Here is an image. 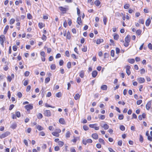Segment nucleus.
Masks as SVG:
<instances>
[{
	"mask_svg": "<svg viewBox=\"0 0 152 152\" xmlns=\"http://www.w3.org/2000/svg\"><path fill=\"white\" fill-rule=\"evenodd\" d=\"M5 40V37L4 35H1L0 36V41L1 44L2 45H4V42Z\"/></svg>",
	"mask_w": 152,
	"mask_h": 152,
	"instance_id": "obj_1",
	"label": "nucleus"
},
{
	"mask_svg": "<svg viewBox=\"0 0 152 152\" xmlns=\"http://www.w3.org/2000/svg\"><path fill=\"white\" fill-rule=\"evenodd\" d=\"M44 114L45 116L47 117H50L51 115V112L49 110H45L44 111Z\"/></svg>",
	"mask_w": 152,
	"mask_h": 152,
	"instance_id": "obj_2",
	"label": "nucleus"
},
{
	"mask_svg": "<svg viewBox=\"0 0 152 152\" xmlns=\"http://www.w3.org/2000/svg\"><path fill=\"white\" fill-rule=\"evenodd\" d=\"M10 134V133L8 132H5L3 133L0 136V137L2 139L6 137L8 135H9Z\"/></svg>",
	"mask_w": 152,
	"mask_h": 152,
	"instance_id": "obj_3",
	"label": "nucleus"
},
{
	"mask_svg": "<svg viewBox=\"0 0 152 152\" xmlns=\"http://www.w3.org/2000/svg\"><path fill=\"white\" fill-rule=\"evenodd\" d=\"M130 68V66L129 65H127L126 67V72L128 75H130L131 74V72L129 70Z\"/></svg>",
	"mask_w": 152,
	"mask_h": 152,
	"instance_id": "obj_4",
	"label": "nucleus"
},
{
	"mask_svg": "<svg viewBox=\"0 0 152 152\" xmlns=\"http://www.w3.org/2000/svg\"><path fill=\"white\" fill-rule=\"evenodd\" d=\"M25 108L27 110H29L33 108V106L31 104H28L25 106Z\"/></svg>",
	"mask_w": 152,
	"mask_h": 152,
	"instance_id": "obj_5",
	"label": "nucleus"
},
{
	"mask_svg": "<svg viewBox=\"0 0 152 152\" xmlns=\"http://www.w3.org/2000/svg\"><path fill=\"white\" fill-rule=\"evenodd\" d=\"M137 80L138 82L139 83H143L145 81V79H144V78L142 77H140L139 78H138L137 79Z\"/></svg>",
	"mask_w": 152,
	"mask_h": 152,
	"instance_id": "obj_6",
	"label": "nucleus"
},
{
	"mask_svg": "<svg viewBox=\"0 0 152 152\" xmlns=\"http://www.w3.org/2000/svg\"><path fill=\"white\" fill-rule=\"evenodd\" d=\"M151 102L150 101H149L148 102V103L146 105V109L148 110L150 108L151 105Z\"/></svg>",
	"mask_w": 152,
	"mask_h": 152,
	"instance_id": "obj_7",
	"label": "nucleus"
},
{
	"mask_svg": "<svg viewBox=\"0 0 152 152\" xmlns=\"http://www.w3.org/2000/svg\"><path fill=\"white\" fill-rule=\"evenodd\" d=\"M130 41V36L129 35H127L125 38V42H129Z\"/></svg>",
	"mask_w": 152,
	"mask_h": 152,
	"instance_id": "obj_8",
	"label": "nucleus"
},
{
	"mask_svg": "<svg viewBox=\"0 0 152 152\" xmlns=\"http://www.w3.org/2000/svg\"><path fill=\"white\" fill-rule=\"evenodd\" d=\"M97 75V72L96 70H94L92 72V75L93 77H96Z\"/></svg>",
	"mask_w": 152,
	"mask_h": 152,
	"instance_id": "obj_9",
	"label": "nucleus"
},
{
	"mask_svg": "<svg viewBox=\"0 0 152 152\" xmlns=\"http://www.w3.org/2000/svg\"><path fill=\"white\" fill-rule=\"evenodd\" d=\"M102 127L103 128L104 130H107L109 128V126L107 124H105L103 125H101Z\"/></svg>",
	"mask_w": 152,
	"mask_h": 152,
	"instance_id": "obj_10",
	"label": "nucleus"
},
{
	"mask_svg": "<svg viewBox=\"0 0 152 152\" xmlns=\"http://www.w3.org/2000/svg\"><path fill=\"white\" fill-rule=\"evenodd\" d=\"M59 122L61 124H65V121L64 119L62 118H61L59 120Z\"/></svg>",
	"mask_w": 152,
	"mask_h": 152,
	"instance_id": "obj_11",
	"label": "nucleus"
},
{
	"mask_svg": "<svg viewBox=\"0 0 152 152\" xmlns=\"http://www.w3.org/2000/svg\"><path fill=\"white\" fill-rule=\"evenodd\" d=\"M151 23V20L150 18L148 19L146 21L145 24L146 26H148Z\"/></svg>",
	"mask_w": 152,
	"mask_h": 152,
	"instance_id": "obj_12",
	"label": "nucleus"
},
{
	"mask_svg": "<svg viewBox=\"0 0 152 152\" xmlns=\"http://www.w3.org/2000/svg\"><path fill=\"white\" fill-rule=\"evenodd\" d=\"M92 137L94 139L96 140L98 138V135L96 133H94L92 135Z\"/></svg>",
	"mask_w": 152,
	"mask_h": 152,
	"instance_id": "obj_13",
	"label": "nucleus"
},
{
	"mask_svg": "<svg viewBox=\"0 0 152 152\" xmlns=\"http://www.w3.org/2000/svg\"><path fill=\"white\" fill-rule=\"evenodd\" d=\"M77 22L78 24L79 25H81V24L82 23V20L81 18V17H78L77 18Z\"/></svg>",
	"mask_w": 152,
	"mask_h": 152,
	"instance_id": "obj_14",
	"label": "nucleus"
},
{
	"mask_svg": "<svg viewBox=\"0 0 152 152\" xmlns=\"http://www.w3.org/2000/svg\"><path fill=\"white\" fill-rule=\"evenodd\" d=\"M17 126V124L15 122V123H13L12 124L10 127L12 129H14L16 128Z\"/></svg>",
	"mask_w": 152,
	"mask_h": 152,
	"instance_id": "obj_15",
	"label": "nucleus"
},
{
	"mask_svg": "<svg viewBox=\"0 0 152 152\" xmlns=\"http://www.w3.org/2000/svg\"><path fill=\"white\" fill-rule=\"evenodd\" d=\"M59 8L60 10L62 12H66L67 10L66 8L63 7H59Z\"/></svg>",
	"mask_w": 152,
	"mask_h": 152,
	"instance_id": "obj_16",
	"label": "nucleus"
},
{
	"mask_svg": "<svg viewBox=\"0 0 152 152\" xmlns=\"http://www.w3.org/2000/svg\"><path fill=\"white\" fill-rule=\"evenodd\" d=\"M9 28V26L8 25H7L5 27V28L4 29V34H6L7 31L8 30Z\"/></svg>",
	"mask_w": 152,
	"mask_h": 152,
	"instance_id": "obj_17",
	"label": "nucleus"
},
{
	"mask_svg": "<svg viewBox=\"0 0 152 152\" xmlns=\"http://www.w3.org/2000/svg\"><path fill=\"white\" fill-rule=\"evenodd\" d=\"M98 118L101 120H104L105 118V116L103 115L99 114L98 115Z\"/></svg>",
	"mask_w": 152,
	"mask_h": 152,
	"instance_id": "obj_18",
	"label": "nucleus"
},
{
	"mask_svg": "<svg viewBox=\"0 0 152 152\" xmlns=\"http://www.w3.org/2000/svg\"><path fill=\"white\" fill-rule=\"evenodd\" d=\"M107 85H104L102 86L101 87V89L103 90H106L107 89Z\"/></svg>",
	"mask_w": 152,
	"mask_h": 152,
	"instance_id": "obj_19",
	"label": "nucleus"
},
{
	"mask_svg": "<svg viewBox=\"0 0 152 152\" xmlns=\"http://www.w3.org/2000/svg\"><path fill=\"white\" fill-rule=\"evenodd\" d=\"M79 75L80 77L81 78H83L84 77V71H81L79 73Z\"/></svg>",
	"mask_w": 152,
	"mask_h": 152,
	"instance_id": "obj_20",
	"label": "nucleus"
},
{
	"mask_svg": "<svg viewBox=\"0 0 152 152\" xmlns=\"http://www.w3.org/2000/svg\"><path fill=\"white\" fill-rule=\"evenodd\" d=\"M103 42V40L102 39H98L96 41V44H99Z\"/></svg>",
	"mask_w": 152,
	"mask_h": 152,
	"instance_id": "obj_21",
	"label": "nucleus"
},
{
	"mask_svg": "<svg viewBox=\"0 0 152 152\" xmlns=\"http://www.w3.org/2000/svg\"><path fill=\"white\" fill-rule=\"evenodd\" d=\"M66 38L67 39H70L71 38V36L70 35V33L68 31L67 33V34L66 35Z\"/></svg>",
	"mask_w": 152,
	"mask_h": 152,
	"instance_id": "obj_22",
	"label": "nucleus"
},
{
	"mask_svg": "<svg viewBox=\"0 0 152 152\" xmlns=\"http://www.w3.org/2000/svg\"><path fill=\"white\" fill-rule=\"evenodd\" d=\"M80 96L79 94H75V96H74V98L75 100H77L78 99H79L80 98Z\"/></svg>",
	"mask_w": 152,
	"mask_h": 152,
	"instance_id": "obj_23",
	"label": "nucleus"
},
{
	"mask_svg": "<svg viewBox=\"0 0 152 152\" xmlns=\"http://www.w3.org/2000/svg\"><path fill=\"white\" fill-rule=\"evenodd\" d=\"M94 4L97 6H99L100 4V2L98 0L94 2Z\"/></svg>",
	"mask_w": 152,
	"mask_h": 152,
	"instance_id": "obj_24",
	"label": "nucleus"
},
{
	"mask_svg": "<svg viewBox=\"0 0 152 152\" xmlns=\"http://www.w3.org/2000/svg\"><path fill=\"white\" fill-rule=\"evenodd\" d=\"M142 31L141 30L138 29L136 31V34L138 35H140Z\"/></svg>",
	"mask_w": 152,
	"mask_h": 152,
	"instance_id": "obj_25",
	"label": "nucleus"
},
{
	"mask_svg": "<svg viewBox=\"0 0 152 152\" xmlns=\"http://www.w3.org/2000/svg\"><path fill=\"white\" fill-rule=\"evenodd\" d=\"M128 61L130 63L133 64L134 63L135 60L134 59H130L128 60Z\"/></svg>",
	"mask_w": 152,
	"mask_h": 152,
	"instance_id": "obj_26",
	"label": "nucleus"
},
{
	"mask_svg": "<svg viewBox=\"0 0 152 152\" xmlns=\"http://www.w3.org/2000/svg\"><path fill=\"white\" fill-rule=\"evenodd\" d=\"M52 134L56 137H58L59 136V134L57 133V132H53L52 133Z\"/></svg>",
	"mask_w": 152,
	"mask_h": 152,
	"instance_id": "obj_27",
	"label": "nucleus"
},
{
	"mask_svg": "<svg viewBox=\"0 0 152 152\" xmlns=\"http://www.w3.org/2000/svg\"><path fill=\"white\" fill-rule=\"evenodd\" d=\"M37 118L39 119H41L42 118L43 116L41 113H39L37 115Z\"/></svg>",
	"mask_w": 152,
	"mask_h": 152,
	"instance_id": "obj_28",
	"label": "nucleus"
},
{
	"mask_svg": "<svg viewBox=\"0 0 152 152\" xmlns=\"http://www.w3.org/2000/svg\"><path fill=\"white\" fill-rule=\"evenodd\" d=\"M56 96L58 98L61 97V92H59L56 94Z\"/></svg>",
	"mask_w": 152,
	"mask_h": 152,
	"instance_id": "obj_29",
	"label": "nucleus"
},
{
	"mask_svg": "<svg viewBox=\"0 0 152 152\" xmlns=\"http://www.w3.org/2000/svg\"><path fill=\"white\" fill-rule=\"evenodd\" d=\"M119 38V35L117 34H115L114 36V39L115 40H117Z\"/></svg>",
	"mask_w": 152,
	"mask_h": 152,
	"instance_id": "obj_30",
	"label": "nucleus"
},
{
	"mask_svg": "<svg viewBox=\"0 0 152 152\" xmlns=\"http://www.w3.org/2000/svg\"><path fill=\"white\" fill-rule=\"evenodd\" d=\"M71 134L69 131H68L66 134V138H69L70 137Z\"/></svg>",
	"mask_w": 152,
	"mask_h": 152,
	"instance_id": "obj_31",
	"label": "nucleus"
},
{
	"mask_svg": "<svg viewBox=\"0 0 152 152\" xmlns=\"http://www.w3.org/2000/svg\"><path fill=\"white\" fill-rule=\"evenodd\" d=\"M37 128L39 131H41L43 129V128L39 125L37 126Z\"/></svg>",
	"mask_w": 152,
	"mask_h": 152,
	"instance_id": "obj_32",
	"label": "nucleus"
},
{
	"mask_svg": "<svg viewBox=\"0 0 152 152\" xmlns=\"http://www.w3.org/2000/svg\"><path fill=\"white\" fill-rule=\"evenodd\" d=\"M56 68V65L55 64H52L50 66V68L52 70H54Z\"/></svg>",
	"mask_w": 152,
	"mask_h": 152,
	"instance_id": "obj_33",
	"label": "nucleus"
},
{
	"mask_svg": "<svg viewBox=\"0 0 152 152\" xmlns=\"http://www.w3.org/2000/svg\"><path fill=\"white\" fill-rule=\"evenodd\" d=\"M50 77H46L45 79V83H48L49 82V81H50Z\"/></svg>",
	"mask_w": 152,
	"mask_h": 152,
	"instance_id": "obj_34",
	"label": "nucleus"
},
{
	"mask_svg": "<svg viewBox=\"0 0 152 152\" xmlns=\"http://www.w3.org/2000/svg\"><path fill=\"white\" fill-rule=\"evenodd\" d=\"M139 141L141 142H142L143 141V139L142 136L141 135H140Z\"/></svg>",
	"mask_w": 152,
	"mask_h": 152,
	"instance_id": "obj_35",
	"label": "nucleus"
},
{
	"mask_svg": "<svg viewBox=\"0 0 152 152\" xmlns=\"http://www.w3.org/2000/svg\"><path fill=\"white\" fill-rule=\"evenodd\" d=\"M103 21L104 24L106 25V24L107 22V18L105 16H104L103 17Z\"/></svg>",
	"mask_w": 152,
	"mask_h": 152,
	"instance_id": "obj_36",
	"label": "nucleus"
},
{
	"mask_svg": "<svg viewBox=\"0 0 152 152\" xmlns=\"http://www.w3.org/2000/svg\"><path fill=\"white\" fill-rule=\"evenodd\" d=\"M15 22V20L13 18L11 19L10 21V24H13Z\"/></svg>",
	"mask_w": 152,
	"mask_h": 152,
	"instance_id": "obj_37",
	"label": "nucleus"
},
{
	"mask_svg": "<svg viewBox=\"0 0 152 152\" xmlns=\"http://www.w3.org/2000/svg\"><path fill=\"white\" fill-rule=\"evenodd\" d=\"M124 116L123 115H122V114L119 115H118V118L119 119L121 120L123 119L124 118Z\"/></svg>",
	"mask_w": 152,
	"mask_h": 152,
	"instance_id": "obj_38",
	"label": "nucleus"
},
{
	"mask_svg": "<svg viewBox=\"0 0 152 152\" xmlns=\"http://www.w3.org/2000/svg\"><path fill=\"white\" fill-rule=\"evenodd\" d=\"M16 116L18 118L20 117V114L19 112L17 111L15 112Z\"/></svg>",
	"mask_w": 152,
	"mask_h": 152,
	"instance_id": "obj_39",
	"label": "nucleus"
},
{
	"mask_svg": "<svg viewBox=\"0 0 152 152\" xmlns=\"http://www.w3.org/2000/svg\"><path fill=\"white\" fill-rule=\"evenodd\" d=\"M99 141L100 143H103V144H104V140L102 138H99Z\"/></svg>",
	"mask_w": 152,
	"mask_h": 152,
	"instance_id": "obj_40",
	"label": "nucleus"
},
{
	"mask_svg": "<svg viewBox=\"0 0 152 152\" xmlns=\"http://www.w3.org/2000/svg\"><path fill=\"white\" fill-rule=\"evenodd\" d=\"M120 129L122 131H124L125 130V128L123 125H121L120 126Z\"/></svg>",
	"mask_w": 152,
	"mask_h": 152,
	"instance_id": "obj_41",
	"label": "nucleus"
},
{
	"mask_svg": "<svg viewBox=\"0 0 152 152\" xmlns=\"http://www.w3.org/2000/svg\"><path fill=\"white\" fill-rule=\"evenodd\" d=\"M71 63L70 62H69L67 64V67L68 69H69L71 67Z\"/></svg>",
	"mask_w": 152,
	"mask_h": 152,
	"instance_id": "obj_42",
	"label": "nucleus"
},
{
	"mask_svg": "<svg viewBox=\"0 0 152 152\" xmlns=\"http://www.w3.org/2000/svg\"><path fill=\"white\" fill-rule=\"evenodd\" d=\"M97 124H90L89 125V126L92 128H95V127L96 126Z\"/></svg>",
	"mask_w": 152,
	"mask_h": 152,
	"instance_id": "obj_43",
	"label": "nucleus"
},
{
	"mask_svg": "<svg viewBox=\"0 0 152 152\" xmlns=\"http://www.w3.org/2000/svg\"><path fill=\"white\" fill-rule=\"evenodd\" d=\"M83 129L87 131L88 129V127L87 126L85 125L83 126Z\"/></svg>",
	"mask_w": 152,
	"mask_h": 152,
	"instance_id": "obj_44",
	"label": "nucleus"
},
{
	"mask_svg": "<svg viewBox=\"0 0 152 152\" xmlns=\"http://www.w3.org/2000/svg\"><path fill=\"white\" fill-rule=\"evenodd\" d=\"M17 95H18V97L19 98H21L22 96V94L20 92H18V93L17 94Z\"/></svg>",
	"mask_w": 152,
	"mask_h": 152,
	"instance_id": "obj_45",
	"label": "nucleus"
},
{
	"mask_svg": "<svg viewBox=\"0 0 152 152\" xmlns=\"http://www.w3.org/2000/svg\"><path fill=\"white\" fill-rule=\"evenodd\" d=\"M65 55L66 56H67L68 57H69V55H70L68 51L67 50V51H66L65 53Z\"/></svg>",
	"mask_w": 152,
	"mask_h": 152,
	"instance_id": "obj_46",
	"label": "nucleus"
},
{
	"mask_svg": "<svg viewBox=\"0 0 152 152\" xmlns=\"http://www.w3.org/2000/svg\"><path fill=\"white\" fill-rule=\"evenodd\" d=\"M72 20L70 19H68V23L69 26H70L72 24Z\"/></svg>",
	"mask_w": 152,
	"mask_h": 152,
	"instance_id": "obj_47",
	"label": "nucleus"
},
{
	"mask_svg": "<svg viewBox=\"0 0 152 152\" xmlns=\"http://www.w3.org/2000/svg\"><path fill=\"white\" fill-rule=\"evenodd\" d=\"M30 72H29L26 71L24 73V75L25 76L27 77L29 75Z\"/></svg>",
	"mask_w": 152,
	"mask_h": 152,
	"instance_id": "obj_48",
	"label": "nucleus"
},
{
	"mask_svg": "<svg viewBox=\"0 0 152 152\" xmlns=\"http://www.w3.org/2000/svg\"><path fill=\"white\" fill-rule=\"evenodd\" d=\"M58 142L59 145L61 146H62L64 144V143L62 141H60Z\"/></svg>",
	"mask_w": 152,
	"mask_h": 152,
	"instance_id": "obj_49",
	"label": "nucleus"
},
{
	"mask_svg": "<svg viewBox=\"0 0 152 152\" xmlns=\"http://www.w3.org/2000/svg\"><path fill=\"white\" fill-rule=\"evenodd\" d=\"M142 101L141 100H139L137 101L136 103L137 105L140 104L142 102Z\"/></svg>",
	"mask_w": 152,
	"mask_h": 152,
	"instance_id": "obj_50",
	"label": "nucleus"
},
{
	"mask_svg": "<svg viewBox=\"0 0 152 152\" xmlns=\"http://www.w3.org/2000/svg\"><path fill=\"white\" fill-rule=\"evenodd\" d=\"M31 88V86H30V85H29V86H28L27 87V88H26V91L27 92H28L30 89Z\"/></svg>",
	"mask_w": 152,
	"mask_h": 152,
	"instance_id": "obj_51",
	"label": "nucleus"
},
{
	"mask_svg": "<svg viewBox=\"0 0 152 152\" xmlns=\"http://www.w3.org/2000/svg\"><path fill=\"white\" fill-rule=\"evenodd\" d=\"M45 107H50L53 108H54L55 107L54 106H51V105H50L48 104L47 103L45 104Z\"/></svg>",
	"mask_w": 152,
	"mask_h": 152,
	"instance_id": "obj_52",
	"label": "nucleus"
},
{
	"mask_svg": "<svg viewBox=\"0 0 152 152\" xmlns=\"http://www.w3.org/2000/svg\"><path fill=\"white\" fill-rule=\"evenodd\" d=\"M129 7V4H126L124 6V8L125 9H127Z\"/></svg>",
	"mask_w": 152,
	"mask_h": 152,
	"instance_id": "obj_53",
	"label": "nucleus"
},
{
	"mask_svg": "<svg viewBox=\"0 0 152 152\" xmlns=\"http://www.w3.org/2000/svg\"><path fill=\"white\" fill-rule=\"evenodd\" d=\"M82 50L83 52H86L87 51L86 46H84V48L82 49Z\"/></svg>",
	"mask_w": 152,
	"mask_h": 152,
	"instance_id": "obj_54",
	"label": "nucleus"
},
{
	"mask_svg": "<svg viewBox=\"0 0 152 152\" xmlns=\"http://www.w3.org/2000/svg\"><path fill=\"white\" fill-rule=\"evenodd\" d=\"M109 54L107 53H105L104 54V58H107L109 57Z\"/></svg>",
	"mask_w": 152,
	"mask_h": 152,
	"instance_id": "obj_55",
	"label": "nucleus"
},
{
	"mask_svg": "<svg viewBox=\"0 0 152 152\" xmlns=\"http://www.w3.org/2000/svg\"><path fill=\"white\" fill-rule=\"evenodd\" d=\"M18 47L16 45H14L13 46V50L14 51L17 50Z\"/></svg>",
	"mask_w": 152,
	"mask_h": 152,
	"instance_id": "obj_56",
	"label": "nucleus"
},
{
	"mask_svg": "<svg viewBox=\"0 0 152 152\" xmlns=\"http://www.w3.org/2000/svg\"><path fill=\"white\" fill-rule=\"evenodd\" d=\"M122 140H119L118 142V145H119V146H121L122 145Z\"/></svg>",
	"mask_w": 152,
	"mask_h": 152,
	"instance_id": "obj_57",
	"label": "nucleus"
},
{
	"mask_svg": "<svg viewBox=\"0 0 152 152\" xmlns=\"http://www.w3.org/2000/svg\"><path fill=\"white\" fill-rule=\"evenodd\" d=\"M12 77L10 75L8 76L7 77V79L8 81H9L10 82L12 80Z\"/></svg>",
	"mask_w": 152,
	"mask_h": 152,
	"instance_id": "obj_58",
	"label": "nucleus"
},
{
	"mask_svg": "<svg viewBox=\"0 0 152 152\" xmlns=\"http://www.w3.org/2000/svg\"><path fill=\"white\" fill-rule=\"evenodd\" d=\"M42 25L43 24L42 23H39L38 24L39 27L40 28H41L43 27V26H42Z\"/></svg>",
	"mask_w": 152,
	"mask_h": 152,
	"instance_id": "obj_59",
	"label": "nucleus"
},
{
	"mask_svg": "<svg viewBox=\"0 0 152 152\" xmlns=\"http://www.w3.org/2000/svg\"><path fill=\"white\" fill-rule=\"evenodd\" d=\"M47 39V37L44 34H43L42 37V39L44 40H46Z\"/></svg>",
	"mask_w": 152,
	"mask_h": 152,
	"instance_id": "obj_60",
	"label": "nucleus"
},
{
	"mask_svg": "<svg viewBox=\"0 0 152 152\" xmlns=\"http://www.w3.org/2000/svg\"><path fill=\"white\" fill-rule=\"evenodd\" d=\"M148 47L150 49H152V45L151 43H149L148 45Z\"/></svg>",
	"mask_w": 152,
	"mask_h": 152,
	"instance_id": "obj_61",
	"label": "nucleus"
},
{
	"mask_svg": "<svg viewBox=\"0 0 152 152\" xmlns=\"http://www.w3.org/2000/svg\"><path fill=\"white\" fill-rule=\"evenodd\" d=\"M71 152H76V150L74 148H72L70 149Z\"/></svg>",
	"mask_w": 152,
	"mask_h": 152,
	"instance_id": "obj_62",
	"label": "nucleus"
},
{
	"mask_svg": "<svg viewBox=\"0 0 152 152\" xmlns=\"http://www.w3.org/2000/svg\"><path fill=\"white\" fill-rule=\"evenodd\" d=\"M109 151L110 152H115L112 148H108Z\"/></svg>",
	"mask_w": 152,
	"mask_h": 152,
	"instance_id": "obj_63",
	"label": "nucleus"
},
{
	"mask_svg": "<svg viewBox=\"0 0 152 152\" xmlns=\"http://www.w3.org/2000/svg\"><path fill=\"white\" fill-rule=\"evenodd\" d=\"M148 139L150 141H152V136H150V135L148 136Z\"/></svg>",
	"mask_w": 152,
	"mask_h": 152,
	"instance_id": "obj_64",
	"label": "nucleus"
}]
</instances>
